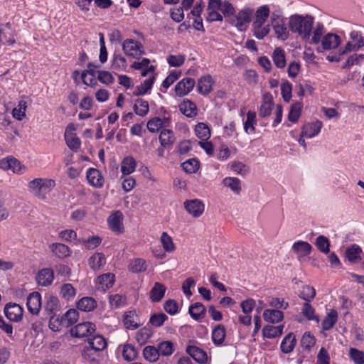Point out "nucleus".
Masks as SVG:
<instances>
[{
  "mask_svg": "<svg viewBox=\"0 0 364 364\" xmlns=\"http://www.w3.org/2000/svg\"><path fill=\"white\" fill-rule=\"evenodd\" d=\"M314 19L310 15L294 14L289 17V26L291 31L309 44L318 45L320 36L325 33V28L321 23L314 26Z\"/></svg>",
  "mask_w": 364,
  "mask_h": 364,
  "instance_id": "nucleus-1",
  "label": "nucleus"
},
{
  "mask_svg": "<svg viewBox=\"0 0 364 364\" xmlns=\"http://www.w3.org/2000/svg\"><path fill=\"white\" fill-rule=\"evenodd\" d=\"M55 183L52 179L37 178L28 183V190L33 196L41 200H46L47 195L55 187Z\"/></svg>",
  "mask_w": 364,
  "mask_h": 364,
  "instance_id": "nucleus-2",
  "label": "nucleus"
},
{
  "mask_svg": "<svg viewBox=\"0 0 364 364\" xmlns=\"http://www.w3.org/2000/svg\"><path fill=\"white\" fill-rule=\"evenodd\" d=\"M254 9L246 7L238 11L237 14H234L229 20L230 23L236 27L239 31H246L249 23L251 22Z\"/></svg>",
  "mask_w": 364,
  "mask_h": 364,
  "instance_id": "nucleus-3",
  "label": "nucleus"
},
{
  "mask_svg": "<svg viewBox=\"0 0 364 364\" xmlns=\"http://www.w3.org/2000/svg\"><path fill=\"white\" fill-rule=\"evenodd\" d=\"M271 23L277 38L283 41L288 38L289 33L284 17L273 13L271 16Z\"/></svg>",
  "mask_w": 364,
  "mask_h": 364,
  "instance_id": "nucleus-4",
  "label": "nucleus"
},
{
  "mask_svg": "<svg viewBox=\"0 0 364 364\" xmlns=\"http://www.w3.org/2000/svg\"><path fill=\"white\" fill-rule=\"evenodd\" d=\"M364 46V38L360 33L353 31L350 33V41L346 43L343 49L340 50L341 55L351 51H355Z\"/></svg>",
  "mask_w": 364,
  "mask_h": 364,
  "instance_id": "nucleus-5",
  "label": "nucleus"
},
{
  "mask_svg": "<svg viewBox=\"0 0 364 364\" xmlns=\"http://www.w3.org/2000/svg\"><path fill=\"white\" fill-rule=\"evenodd\" d=\"M122 50L127 55L134 58L144 53L142 44L133 39H126L122 43Z\"/></svg>",
  "mask_w": 364,
  "mask_h": 364,
  "instance_id": "nucleus-6",
  "label": "nucleus"
},
{
  "mask_svg": "<svg viewBox=\"0 0 364 364\" xmlns=\"http://www.w3.org/2000/svg\"><path fill=\"white\" fill-rule=\"evenodd\" d=\"M321 43V48L324 50L335 49L341 43V39L339 36L332 33H328L324 35V33L320 36V41L318 44Z\"/></svg>",
  "mask_w": 364,
  "mask_h": 364,
  "instance_id": "nucleus-7",
  "label": "nucleus"
},
{
  "mask_svg": "<svg viewBox=\"0 0 364 364\" xmlns=\"http://www.w3.org/2000/svg\"><path fill=\"white\" fill-rule=\"evenodd\" d=\"M6 317L11 321L19 322L23 318V309L16 303H9L4 307Z\"/></svg>",
  "mask_w": 364,
  "mask_h": 364,
  "instance_id": "nucleus-8",
  "label": "nucleus"
},
{
  "mask_svg": "<svg viewBox=\"0 0 364 364\" xmlns=\"http://www.w3.org/2000/svg\"><path fill=\"white\" fill-rule=\"evenodd\" d=\"M123 219L124 215L121 211H114L107 218L109 228L116 233H122L124 232Z\"/></svg>",
  "mask_w": 364,
  "mask_h": 364,
  "instance_id": "nucleus-9",
  "label": "nucleus"
},
{
  "mask_svg": "<svg viewBox=\"0 0 364 364\" xmlns=\"http://www.w3.org/2000/svg\"><path fill=\"white\" fill-rule=\"evenodd\" d=\"M95 331V325L91 322H83L77 324L70 329L73 337L82 338L87 336Z\"/></svg>",
  "mask_w": 364,
  "mask_h": 364,
  "instance_id": "nucleus-10",
  "label": "nucleus"
},
{
  "mask_svg": "<svg viewBox=\"0 0 364 364\" xmlns=\"http://www.w3.org/2000/svg\"><path fill=\"white\" fill-rule=\"evenodd\" d=\"M0 168L12 170L14 173L21 174L24 173L26 167L14 158H4L0 160Z\"/></svg>",
  "mask_w": 364,
  "mask_h": 364,
  "instance_id": "nucleus-11",
  "label": "nucleus"
},
{
  "mask_svg": "<svg viewBox=\"0 0 364 364\" xmlns=\"http://www.w3.org/2000/svg\"><path fill=\"white\" fill-rule=\"evenodd\" d=\"M184 207L187 212L194 218L200 217L204 211V204L198 199L186 200Z\"/></svg>",
  "mask_w": 364,
  "mask_h": 364,
  "instance_id": "nucleus-12",
  "label": "nucleus"
},
{
  "mask_svg": "<svg viewBox=\"0 0 364 364\" xmlns=\"http://www.w3.org/2000/svg\"><path fill=\"white\" fill-rule=\"evenodd\" d=\"M60 309V306L58 299L53 295L49 296L44 306V311L46 315L52 320L57 316Z\"/></svg>",
  "mask_w": 364,
  "mask_h": 364,
  "instance_id": "nucleus-13",
  "label": "nucleus"
},
{
  "mask_svg": "<svg viewBox=\"0 0 364 364\" xmlns=\"http://www.w3.org/2000/svg\"><path fill=\"white\" fill-rule=\"evenodd\" d=\"M171 119L168 117H154L150 119L147 122V129L151 133L159 131L161 128H166L170 126Z\"/></svg>",
  "mask_w": 364,
  "mask_h": 364,
  "instance_id": "nucleus-14",
  "label": "nucleus"
},
{
  "mask_svg": "<svg viewBox=\"0 0 364 364\" xmlns=\"http://www.w3.org/2000/svg\"><path fill=\"white\" fill-rule=\"evenodd\" d=\"M195 86V80L191 77H186L178 82L175 87L176 94L179 96H185L188 94Z\"/></svg>",
  "mask_w": 364,
  "mask_h": 364,
  "instance_id": "nucleus-15",
  "label": "nucleus"
},
{
  "mask_svg": "<svg viewBox=\"0 0 364 364\" xmlns=\"http://www.w3.org/2000/svg\"><path fill=\"white\" fill-rule=\"evenodd\" d=\"M26 304L29 312L37 315L41 308V296L40 293L34 291L30 294L27 298Z\"/></svg>",
  "mask_w": 364,
  "mask_h": 364,
  "instance_id": "nucleus-16",
  "label": "nucleus"
},
{
  "mask_svg": "<svg viewBox=\"0 0 364 364\" xmlns=\"http://www.w3.org/2000/svg\"><path fill=\"white\" fill-rule=\"evenodd\" d=\"M54 280V272L50 268L41 269L36 275V281L38 285L42 287L50 286Z\"/></svg>",
  "mask_w": 364,
  "mask_h": 364,
  "instance_id": "nucleus-17",
  "label": "nucleus"
},
{
  "mask_svg": "<svg viewBox=\"0 0 364 364\" xmlns=\"http://www.w3.org/2000/svg\"><path fill=\"white\" fill-rule=\"evenodd\" d=\"M186 353L200 364H206L208 362V357L206 352L198 346H187Z\"/></svg>",
  "mask_w": 364,
  "mask_h": 364,
  "instance_id": "nucleus-18",
  "label": "nucleus"
},
{
  "mask_svg": "<svg viewBox=\"0 0 364 364\" xmlns=\"http://www.w3.org/2000/svg\"><path fill=\"white\" fill-rule=\"evenodd\" d=\"M87 179L91 186L96 188L102 187L105 182L101 172L98 169L94 168H90L87 171Z\"/></svg>",
  "mask_w": 364,
  "mask_h": 364,
  "instance_id": "nucleus-19",
  "label": "nucleus"
},
{
  "mask_svg": "<svg viewBox=\"0 0 364 364\" xmlns=\"http://www.w3.org/2000/svg\"><path fill=\"white\" fill-rule=\"evenodd\" d=\"M213 85L214 82L210 75L202 76L198 82V92L203 95H208L212 91Z\"/></svg>",
  "mask_w": 364,
  "mask_h": 364,
  "instance_id": "nucleus-20",
  "label": "nucleus"
},
{
  "mask_svg": "<svg viewBox=\"0 0 364 364\" xmlns=\"http://www.w3.org/2000/svg\"><path fill=\"white\" fill-rule=\"evenodd\" d=\"M322 123L319 121L306 124L302 128V136L312 138L316 136L321 131Z\"/></svg>",
  "mask_w": 364,
  "mask_h": 364,
  "instance_id": "nucleus-21",
  "label": "nucleus"
},
{
  "mask_svg": "<svg viewBox=\"0 0 364 364\" xmlns=\"http://www.w3.org/2000/svg\"><path fill=\"white\" fill-rule=\"evenodd\" d=\"M131 68L135 70H141V75L145 77L154 73V66L150 65V60L148 58H143L141 61H135L131 65Z\"/></svg>",
  "mask_w": 364,
  "mask_h": 364,
  "instance_id": "nucleus-22",
  "label": "nucleus"
},
{
  "mask_svg": "<svg viewBox=\"0 0 364 364\" xmlns=\"http://www.w3.org/2000/svg\"><path fill=\"white\" fill-rule=\"evenodd\" d=\"M148 78L144 80L140 85L137 86L134 91L133 94L135 96H140L145 95L149 90H150L154 84L155 77L154 73L149 74Z\"/></svg>",
  "mask_w": 364,
  "mask_h": 364,
  "instance_id": "nucleus-23",
  "label": "nucleus"
},
{
  "mask_svg": "<svg viewBox=\"0 0 364 364\" xmlns=\"http://www.w3.org/2000/svg\"><path fill=\"white\" fill-rule=\"evenodd\" d=\"M50 250L55 256L60 259L70 256L71 253L69 247L63 243H53L50 245Z\"/></svg>",
  "mask_w": 364,
  "mask_h": 364,
  "instance_id": "nucleus-24",
  "label": "nucleus"
},
{
  "mask_svg": "<svg viewBox=\"0 0 364 364\" xmlns=\"http://www.w3.org/2000/svg\"><path fill=\"white\" fill-rule=\"evenodd\" d=\"M159 139L161 146L163 147H169L173 145L176 141L173 131L166 128L161 131Z\"/></svg>",
  "mask_w": 364,
  "mask_h": 364,
  "instance_id": "nucleus-25",
  "label": "nucleus"
},
{
  "mask_svg": "<svg viewBox=\"0 0 364 364\" xmlns=\"http://www.w3.org/2000/svg\"><path fill=\"white\" fill-rule=\"evenodd\" d=\"M273 107L272 96L265 94L263 96L262 102L259 108V115L261 117H266L270 115Z\"/></svg>",
  "mask_w": 364,
  "mask_h": 364,
  "instance_id": "nucleus-26",
  "label": "nucleus"
},
{
  "mask_svg": "<svg viewBox=\"0 0 364 364\" xmlns=\"http://www.w3.org/2000/svg\"><path fill=\"white\" fill-rule=\"evenodd\" d=\"M88 263L92 269L97 271L105 264L106 259L104 254L96 252L89 258Z\"/></svg>",
  "mask_w": 364,
  "mask_h": 364,
  "instance_id": "nucleus-27",
  "label": "nucleus"
},
{
  "mask_svg": "<svg viewBox=\"0 0 364 364\" xmlns=\"http://www.w3.org/2000/svg\"><path fill=\"white\" fill-rule=\"evenodd\" d=\"M123 322L126 328L128 329H136L139 327V318L134 311H130L124 314Z\"/></svg>",
  "mask_w": 364,
  "mask_h": 364,
  "instance_id": "nucleus-28",
  "label": "nucleus"
},
{
  "mask_svg": "<svg viewBox=\"0 0 364 364\" xmlns=\"http://www.w3.org/2000/svg\"><path fill=\"white\" fill-rule=\"evenodd\" d=\"M87 345L99 352L102 351L107 347V341L101 335H96L87 341Z\"/></svg>",
  "mask_w": 364,
  "mask_h": 364,
  "instance_id": "nucleus-29",
  "label": "nucleus"
},
{
  "mask_svg": "<svg viewBox=\"0 0 364 364\" xmlns=\"http://www.w3.org/2000/svg\"><path fill=\"white\" fill-rule=\"evenodd\" d=\"M226 336L225 326L222 324H218L212 332V340L213 343L218 346L223 344Z\"/></svg>",
  "mask_w": 364,
  "mask_h": 364,
  "instance_id": "nucleus-30",
  "label": "nucleus"
},
{
  "mask_svg": "<svg viewBox=\"0 0 364 364\" xmlns=\"http://www.w3.org/2000/svg\"><path fill=\"white\" fill-rule=\"evenodd\" d=\"M133 109L136 115L144 117L149 113V103L144 99H136L133 105Z\"/></svg>",
  "mask_w": 364,
  "mask_h": 364,
  "instance_id": "nucleus-31",
  "label": "nucleus"
},
{
  "mask_svg": "<svg viewBox=\"0 0 364 364\" xmlns=\"http://www.w3.org/2000/svg\"><path fill=\"white\" fill-rule=\"evenodd\" d=\"M166 289L164 284L156 282L149 293L151 300L154 302L160 301L164 296Z\"/></svg>",
  "mask_w": 364,
  "mask_h": 364,
  "instance_id": "nucleus-32",
  "label": "nucleus"
},
{
  "mask_svg": "<svg viewBox=\"0 0 364 364\" xmlns=\"http://www.w3.org/2000/svg\"><path fill=\"white\" fill-rule=\"evenodd\" d=\"M188 312L193 319L198 321L205 317V307L201 303L196 302L190 306Z\"/></svg>",
  "mask_w": 364,
  "mask_h": 364,
  "instance_id": "nucleus-33",
  "label": "nucleus"
},
{
  "mask_svg": "<svg viewBox=\"0 0 364 364\" xmlns=\"http://www.w3.org/2000/svg\"><path fill=\"white\" fill-rule=\"evenodd\" d=\"M296 343L295 336L292 333H289L284 338L281 343L280 348L282 351L284 353H291L294 350Z\"/></svg>",
  "mask_w": 364,
  "mask_h": 364,
  "instance_id": "nucleus-34",
  "label": "nucleus"
},
{
  "mask_svg": "<svg viewBox=\"0 0 364 364\" xmlns=\"http://www.w3.org/2000/svg\"><path fill=\"white\" fill-rule=\"evenodd\" d=\"M264 319L269 323H278L283 319L282 311L275 309H266L263 313Z\"/></svg>",
  "mask_w": 364,
  "mask_h": 364,
  "instance_id": "nucleus-35",
  "label": "nucleus"
},
{
  "mask_svg": "<svg viewBox=\"0 0 364 364\" xmlns=\"http://www.w3.org/2000/svg\"><path fill=\"white\" fill-rule=\"evenodd\" d=\"M311 250V245L309 242L304 241H297L292 245V250L303 257L309 255Z\"/></svg>",
  "mask_w": 364,
  "mask_h": 364,
  "instance_id": "nucleus-36",
  "label": "nucleus"
},
{
  "mask_svg": "<svg viewBox=\"0 0 364 364\" xmlns=\"http://www.w3.org/2000/svg\"><path fill=\"white\" fill-rule=\"evenodd\" d=\"M283 325L277 326L267 325L262 329V334L264 337L268 338H273L280 336L283 333Z\"/></svg>",
  "mask_w": 364,
  "mask_h": 364,
  "instance_id": "nucleus-37",
  "label": "nucleus"
},
{
  "mask_svg": "<svg viewBox=\"0 0 364 364\" xmlns=\"http://www.w3.org/2000/svg\"><path fill=\"white\" fill-rule=\"evenodd\" d=\"M136 161L132 156L125 157L121 164V171L124 175H129L135 171Z\"/></svg>",
  "mask_w": 364,
  "mask_h": 364,
  "instance_id": "nucleus-38",
  "label": "nucleus"
},
{
  "mask_svg": "<svg viewBox=\"0 0 364 364\" xmlns=\"http://www.w3.org/2000/svg\"><path fill=\"white\" fill-rule=\"evenodd\" d=\"M338 320V313L335 309H331L326 315L322 322V328L325 331L330 330L333 327Z\"/></svg>",
  "mask_w": 364,
  "mask_h": 364,
  "instance_id": "nucleus-39",
  "label": "nucleus"
},
{
  "mask_svg": "<svg viewBox=\"0 0 364 364\" xmlns=\"http://www.w3.org/2000/svg\"><path fill=\"white\" fill-rule=\"evenodd\" d=\"M272 60L278 68H284L286 66L284 50L281 48H275L272 53Z\"/></svg>",
  "mask_w": 364,
  "mask_h": 364,
  "instance_id": "nucleus-40",
  "label": "nucleus"
},
{
  "mask_svg": "<svg viewBox=\"0 0 364 364\" xmlns=\"http://www.w3.org/2000/svg\"><path fill=\"white\" fill-rule=\"evenodd\" d=\"M223 183L236 194H239L241 191V181L237 178L226 177L223 180Z\"/></svg>",
  "mask_w": 364,
  "mask_h": 364,
  "instance_id": "nucleus-41",
  "label": "nucleus"
},
{
  "mask_svg": "<svg viewBox=\"0 0 364 364\" xmlns=\"http://www.w3.org/2000/svg\"><path fill=\"white\" fill-rule=\"evenodd\" d=\"M361 248L354 244L347 248L346 250V257L350 261L355 262L360 259Z\"/></svg>",
  "mask_w": 364,
  "mask_h": 364,
  "instance_id": "nucleus-42",
  "label": "nucleus"
},
{
  "mask_svg": "<svg viewBox=\"0 0 364 364\" xmlns=\"http://www.w3.org/2000/svg\"><path fill=\"white\" fill-rule=\"evenodd\" d=\"M146 269V262L144 259L136 258L132 259L129 264V270L132 273L144 272Z\"/></svg>",
  "mask_w": 364,
  "mask_h": 364,
  "instance_id": "nucleus-43",
  "label": "nucleus"
},
{
  "mask_svg": "<svg viewBox=\"0 0 364 364\" xmlns=\"http://www.w3.org/2000/svg\"><path fill=\"white\" fill-rule=\"evenodd\" d=\"M115 276L113 274L107 273L100 276L97 282L103 290L112 287L114 282Z\"/></svg>",
  "mask_w": 364,
  "mask_h": 364,
  "instance_id": "nucleus-44",
  "label": "nucleus"
},
{
  "mask_svg": "<svg viewBox=\"0 0 364 364\" xmlns=\"http://www.w3.org/2000/svg\"><path fill=\"white\" fill-rule=\"evenodd\" d=\"M196 135L201 141H207L210 136V130L204 123H198L195 128Z\"/></svg>",
  "mask_w": 364,
  "mask_h": 364,
  "instance_id": "nucleus-45",
  "label": "nucleus"
},
{
  "mask_svg": "<svg viewBox=\"0 0 364 364\" xmlns=\"http://www.w3.org/2000/svg\"><path fill=\"white\" fill-rule=\"evenodd\" d=\"M96 306V301L91 297H84L81 299L77 304L78 309L82 311H90Z\"/></svg>",
  "mask_w": 364,
  "mask_h": 364,
  "instance_id": "nucleus-46",
  "label": "nucleus"
},
{
  "mask_svg": "<svg viewBox=\"0 0 364 364\" xmlns=\"http://www.w3.org/2000/svg\"><path fill=\"white\" fill-rule=\"evenodd\" d=\"M301 314L309 321H315L319 322L318 317L315 314V310L309 302H305L301 309Z\"/></svg>",
  "mask_w": 364,
  "mask_h": 364,
  "instance_id": "nucleus-47",
  "label": "nucleus"
},
{
  "mask_svg": "<svg viewBox=\"0 0 364 364\" xmlns=\"http://www.w3.org/2000/svg\"><path fill=\"white\" fill-rule=\"evenodd\" d=\"M100 353L98 350H95L88 345L83 348L82 350V356L83 358L89 362H93L98 360Z\"/></svg>",
  "mask_w": 364,
  "mask_h": 364,
  "instance_id": "nucleus-48",
  "label": "nucleus"
},
{
  "mask_svg": "<svg viewBox=\"0 0 364 364\" xmlns=\"http://www.w3.org/2000/svg\"><path fill=\"white\" fill-rule=\"evenodd\" d=\"M179 108L181 112L188 117H192L196 114V106L189 100L184 101L180 105Z\"/></svg>",
  "mask_w": 364,
  "mask_h": 364,
  "instance_id": "nucleus-49",
  "label": "nucleus"
},
{
  "mask_svg": "<svg viewBox=\"0 0 364 364\" xmlns=\"http://www.w3.org/2000/svg\"><path fill=\"white\" fill-rule=\"evenodd\" d=\"M60 294L65 299L70 300L75 297L76 294V289L74 288L73 284L65 283L61 286Z\"/></svg>",
  "mask_w": 364,
  "mask_h": 364,
  "instance_id": "nucleus-50",
  "label": "nucleus"
},
{
  "mask_svg": "<svg viewBox=\"0 0 364 364\" xmlns=\"http://www.w3.org/2000/svg\"><path fill=\"white\" fill-rule=\"evenodd\" d=\"M315 245L320 252L324 254L329 252L330 242L324 235H319L316 237Z\"/></svg>",
  "mask_w": 364,
  "mask_h": 364,
  "instance_id": "nucleus-51",
  "label": "nucleus"
},
{
  "mask_svg": "<svg viewBox=\"0 0 364 364\" xmlns=\"http://www.w3.org/2000/svg\"><path fill=\"white\" fill-rule=\"evenodd\" d=\"M302 109V104L300 102H296L293 104L291 106L289 114H288V119L290 122L295 123L298 121Z\"/></svg>",
  "mask_w": 364,
  "mask_h": 364,
  "instance_id": "nucleus-52",
  "label": "nucleus"
},
{
  "mask_svg": "<svg viewBox=\"0 0 364 364\" xmlns=\"http://www.w3.org/2000/svg\"><path fill=\"white\" fill-rule=\"evenodd\" d=\"M256 124V113L249 111L247 114V119L244 124V129L246 133H253Z\"/></svg>",
  "mask_w": 364,
  "mask_h": 364,
  "instance_id": "nucleus-53",
  "label": "nucleus"
},
{
  "mask_svg": "<svg viewBox=\"0 0 364 364\" xmlns=\"http://www.w3.org/2000/svg\"><path fill=\"white\" fill-rule=\"evenodd\" d=\"M144 358L149 362H155L158 360L159 354V350L154 346H146L143 350Z\"/></svg>",
  "mask_w": 364,
  "mask_h": 364,
  "instance_id": "nucleus-54",
  "label": "nucleus"
},
{
  "mask_svg": "<svg viewBox=\"0 0 364 364\" xmlns=\"http://www.w3.org/2000/svg\"><path fill=\"white\" fill-rule=\"evenodd\" d=\"M299 296L301 299L306 301V302H310L316 296V290L312 287L308 285L304 286Z\"/></svg>",
  "mask_w": 364,
  "mask_h": 364,
  "instance_id": "nucleus-55",
  "label": "nucleus"
},
{
  "mask_svg": "<svg viewBox=\"0 0 364 364\" xmlns=\"http://www.w3.org/2000/svg\"><path fill=\"white\" fill-rule=\"evenodd\" d=\"M112 62L113 68L117 70H123L127 66L125 58L119 53L114 54Z\"/></svg>",
  "mask_w": 364,
  "mask_h": 364,
  "instance_id": "nucleus-56",
  "label": "nucleus"
},
{
  "mask_svg": "<svg viewBox=\"0 0 364 364\" xmlns=\"http://www.w3.org/2000/svg\"><path fill=\"white\" fill-rule=\"evenodd\" d=\"M27 108L26 102L21 100L18 105L12 111L13 117L17 120H22L26 116V110Z\"/></svg>",
  "mask_w": 364,
  "mask_h": 364,
  "instance_id": "nucleus-57",
  "label": "nucleus"
},
{
  "mask_svg": "<svg viewBox=\"0 0 364 364\" xmlns=\"http://www.w3.org/2000/svg\"><path fill=\"white\" fill-rule=\"evenodd\" d=\"M181 166L186 173H196L199 168V161L196 159H190L182 163Z\"/></svg>",
  "mask_w": 364,
  "mask_h": 364,
  "instance_id": "nucleus-58",
  "label": "nucleus"
},
{
  "mask_svg": "<svg viewBox=\"0 0 364 364\" xmlns=\"http://www.w3.org/2000/svg\"><path fill=\"white\" fill-rule=\"evenodd\" d=\"M159 354L164 356L171 355L174 351L173 344L171 341H163L158 346Z\"/></svg>",
  "mask_w": 364,
  "mask_h": 364,
  "instance_id": "nucleus-59",
  "label": "nucleus"
},
{
  "mask_svg": "<svg viewBox=\"0 0 364 364\" xmlns=\"http://www.w3.org/2000/svg\"><path fill=\"white\" fill-rule=\"evenodd\" d=\"M161 242L163 248L168 252H171L175 250V245L172 238L166 232H163L161 235Z\"/></svg>",
  "mask_w": 364,
  "mask_h": 364,
  "instance_id": "nucleus-60",
  "label": "nucleus"
},
{
  "mask_svg": "<svg viewBox=\"0 0 364 364\" xmlns=\"http://www.w3.org/2000/svg\"><path fill=\"white\" fill-rule=\"evenodd\" d=\"M349 356L355 364H364V352L355 348L349 350Z\"/></svg>",
  "mask_w": 364,
  "mask_h": 364,
  "instance_id": "nucleus-61",
  "label": "nucleus"
},
{
  "mask_svg": "<svg viewBox=\"0 0 364 364\" xmlns=\"http://www.w3.org/2000/svg\"><path fill=\"white\" fill-rule=\"evenodd\" d=\"M65 139L68 146L73 151H77L80 147V140L75 134L65 136Z\"/></svg>",
  "mask_w": 364,
  "mask_h": 364,
  "instance_id": "nucleus-62",
  "label": "nucleus"
},
{
  "mask_svg": "<svg viewBox=\"0 0 364 364\" xmlns=\"http://www.w3.org/2000/svg\"><path fill=\"white\" fill-rule=\"evenodd\" d=\"M136 350L131 344H126L123 347L122 356L124 360L132 361L136 357Z\"/></svg>",
  "mask_w": 364,
  "mask_h": 364,
  "instance_id": "nucleus-63",
  "label": "nucleus"
},
{
  "mask_svg": "<svg viewBox=\"0 0 364 364\" xmlns=\"http://www.w3.org/2000/svg\"><path fill=\"white\" fill-rule=\"evenodd\" d=\"M270 14V10L268 6L264 5L257 9L255 12V19L266 22Z\"/></svg>",
  "mask_w": 364,
  "mask_h": 364,
  "instance_id": "nucleus-64",
  "label": "nucleus"
}]
</instances>
